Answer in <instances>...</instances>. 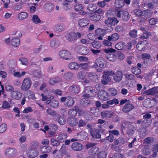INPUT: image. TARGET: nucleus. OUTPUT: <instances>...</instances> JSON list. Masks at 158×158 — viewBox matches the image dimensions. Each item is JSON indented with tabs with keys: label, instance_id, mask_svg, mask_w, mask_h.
Returning a JSON list of instances; mask_svg holds the SVG:
<instances>
[{
	"label": "nucleus",
	"instance_id": "nucleus-4",
	"mask_svg": "<svg viewBox=\"0 0 158 158\" xmlns=\"http://www.w3.org/2000/svg\"><path fill=\"white\" fill-rule=\"evenodd\" d=\"M105 53H106V57L107 59L110 61H114L116 59V56L114 53L115 50L112 48H108L104 50Z\"/></svg>",
	"mask_w": 158,
	"mask_h": 158
},
{
	"label": "nucleus",
	"instance_id": "nucleus-55",
	"mask_svg": "<svg viewBox=\"0 0 158 158\" xmlns=\"http://www.w3.org/2000/svg\"><path fill=\"white\" fill-rule=\"evenodd\" d=\"M133 73L135 75H138L141 73V71L138 67H134L132 69Z\"/></svg>",
	"mask_w": 158,
	"mask_h": 158
},
{
	"label": "nucleus",
	"instance_id": "nucleus-62",
	"mask_svg": "<svg viewBox=\"0 0 158 158\" xmlns=\"http://www.w3.org/2000/svg\"><path fill=\"white\" fill-rule=\"evenodd\" d=\"M99 15L95 14L90 17L91 20L94 21H99Z\"/></svg>",
	"mask_w": 158,
	"mask_h": 158
},
{
	"label": "nucleus",
	"instance_id": "nucleus-26",
	"mask_svg": "<svg viewBox=\"0 0 158 158\" xmlns=\"http://www.w3.org/2000/svg\"><path fill=\"white\" fill-rule=\"evenodd\" d=\"M74 101L72 97L68 96L67 99L66 101L64 104L66 106L71 107L74 104Z\"/></svg>",
	"mask_w": 158,
	"mask_h": 158
},
{
	"label": "nucleus",
	"instance_id": "nucleus-2",
	"mask_svg": "<svg viewBox=\"0 0 158 158\" xmlns=\"http://www.w3.org/2000/svg\"><path fill=\"white\" fill-rule=\"evenodd\" d=\"M32 84V81L30 78H25L22 81L21 89L22 91H27L30 88Z\"/></svg>",
	"mask_w": 158,
	"mask_h": 158
},
{
	"label": "nucleus",
	"instance_id": "nucleus-11",
	"mask_svg": "<svg viewBox=\"0 0 158 158\" xmlns=\"http://www.w3.org/2000/svg\"><path fill=\"white\" fill-rule=\"evenodd\" d=\"M71 148L74 151H78L82 150L83 149V146L79 143L74 142L72 144Z\"/></svg>",
	"mask_w": 158,
	"mask_h": 158
},
{
	"label": "nucleus",
	"instance_id": "nucleus-59",
	"mask_svg": "<svg viewBox=\"0 0 158 158\" xmlns=\"http://www.w3.org/2000/svg\"><path fill=\"white\" fill-rule=\"evenodd\" d=\"M109 91L111 95L113 96L116 95L117 94V90L114 88L110 89Z\"/></svg>",
	"mask_w": 158,
	"mask_h": 158
},
{
	"label": "nucleus",
	"instance_id": "nucleus-10",
	"mask_svg": "<svg viewBox=\"0 0 158 158\" xmlns=\"http://www.w3.org/2000/svg\"><path fill=\"white\" fill-rule=\"evenodd\" d=\"M16 150L14 148H9L6 149L5 151V154L9 157L14 156L16 153Z\"/></svg>",
	"mask_w": 158,
	"mask_h": 158
},
{
	"label": "nucleus",
	"instance_id": "nucleus-36",
	"mask_svg": "<svg viewBox=\"0 0 158 158\" xmlns=\"http://www.w3.org/2000/svg\"><path fill=\"white\" fill-rule=\"evenodd\" d=\"M90 133L93 137L95 138H99V129L94 128Z\"/></svg>",
	"mask_w": 158,
	"mask_h": 158
},
{
	"label": "nucleus",
	"instance_id": "nucleus-12",
	"mask_svg": "<svg viewBox=\"0 0 158 158\" xmlns=\"http://www.w3.org/2000/svg\"><path fill=\"white\" fill-rule=\"evenodd\" d=\"M10 95L12 98L17 100H20L22 97V94L17 90H15L12 92L11 93Z\"/></svg>",
	"mask_w": 158,
	"mask_h": 158
},
{
	"label": "nucleus",
	"instance_id": "nucleus-56",
	"mask_svg": "<svg viewBox=\"0 0 158 158\" xmlns=\"http://www.w3.org/2000/svg\"><path fill=\"white\" fill-rule=\"evenodd\" d=\"M2 107L4 109H8L10 107V105L9 103L6 101L3 102Z\"/></svg>",
	"mask_w": 158,
	"mask_h": 158
},
{
	"label": "nucleus",
	"instance_id": "nucleus-46",
	"mask_svg": "<svg viewBox=\"0 0 158 158\" xmlns=\"http://www.w3.org/2000/svg\"><path fill=\"white\" fill-rule=\"evenodd\" d=\"M32 20V21L35 24H37L41 22V20L37 15L33 16Z\"/></svg>",
	"mask_w": 158,
	"mask_h": 158
},
{
	"label": "nucleus",
	"instance_id": "nucleus-16",
	"mask_svg": "<svg viewBox=\"0 0 158 158\" xmlns=\"http://www.w3.org/2000/svg\"><path fill=\"white\" fill-rule=\"evenodd\" d=\"M89 23V20L86 18L80 19L78 22V24L81 27H84L87 26Z\"/></svg>",
	"mask_w": 158,
	"mask_h": 158
},
{
	"label": "nucleus",
	"instance_id": "nucleus-57",
	"mask_svg": "<svg viewBox=\"0 0 158 158\" xmlns=\"http://www.w3.org/2000/svg\"><path fill=\"white\" fill-rule=\"evenodd\" d=\"M79 65L81 68L82 69H87L89 68V66L88 63L80 64Z\"/></svg>",
	"mask_w": 158,
	"mask_h": 158
},
{
	"label": "nucleus",
	"instance_id": "nucleus-32",
	"mask_svg": "<svg viewBox=\"0 0 158 158\" xmlns=\"http://www.w3.org/2000/svg\"><path fill=\"white\" fill-rule=\"evenodd\" d=\"M115 5L116 7V9L117 12L118 10L121 9L120 8L123 6V0H116L115 2Z\"/></svg>",
	"mask_w": 158,
	"mask_h": 158
},
{
	"label": "nucleus",
	"instance_id": "nucleus-29",
	"mask_svg": "<svg viewBox=\"0 0 158 158\" xmlns=\"http://www.w3.org/2000/svg\"><path fill=\"white\" fill-rule=\"evenodd\" d=\"M28 13L26 12H22L18 14V18L20 20H22L27 18Z\"/></svg>",
	"mask_w": 158,
	"mask_h": 158
},
{
	"label": "nucleus",
	"instance_id": "nucleus-6",
	"mask_svg": "<svg viewBox=\"0 0 158 158\" xmlns=\"http://www.w3.org/2000/svg\"><path fill=\"white\" fill-rule=\"evenodd\" d=\"M76 50L77 52L83 55L87 54L89 52V50L88 48L82 45L77 46V47Z\"/></svg>",
	"mask_w": 158,
	"mask_h": 158
},
{
	"label": "nucleus",
	"instance_id": "nucleus-63",
	"mask_svg": "<svg viewBox=\"0 0 158 158\" xmlns=\"http://www.w3.org/2000/svg\"><path fill=\"white\" fill-rule=\"evenodd\" d=\"M33 110L30 107H28L25 108L23 111V113H27L29 112H31L33 111Z\"/></svg>",
	"mask_w": 158,
	"mask_h": 158
},
{
	"label": "nucleus",
	"instance_id": "nucleus-1",
	"mask_svg": "<svg viewBox=\"0 0 158 158\" xmlns=\"http://www.w3.org/2000/svg\"><path fill=\"white\" fill-rule=\"evenodd\" d=\"M97 91L95 89H93L92 87L87 86L85 87L84 90V94L82 95V96L84 98H89L95 96L97 94V97L99 96V92L98 89H97Z\"/></svg>",
	"mask_w": 158,
	"mask_h": 158
},
{
	"label": "nucleus",
	"instance_id": "nucleus-48",
	"mask_svg": "<svg viewBox=\"0 0 158 158\" xmlns=\"http://www.w3.org/2000/svg\"><path fill=\"white\" fill-rule=\"evenodd\" d=\"M74 9L76 11H82L83 9V6L81 4H77L74 6Z\"/></svg>",
	"mask_w": 158,
	"mask_h": 158
},
{
	"label": "nucleus",
	"instance_id": "nucleus-22",
	"mask_svg": "<svg viewBox=\"0 0 158 158\" xmlns=\"http://www.w3.org/2000/svg\"><path fill=\"white\" fill-rule=\"evenodd\" d=\"M65 29V26L63 24H57L54 27V30L56 32H60L63 31Z\"/></svg>",
	"mask_w": 158,
	"mask_h": 158
},
{
	"label": "nucleus",
	"instance_id": "nucleus-25",
	"mask_svg": "<svg viewBox=\"0 0 158 158\" xmlns=\"http://www.w3.org/2000/svg\"><path fill=\"white\" fill-rule=\"evenodd\" d=\"M77 136L79 140H85L87 136V134L86 132L81 131L77 134Z\"/></svg>",
	"mask_w": 158,
	"mask_h": 158
},
{
	"label": "nucleus",
	"instance_id": "nucleus-14",
	"mask_svg": "<svg viewBox=\"0 0 158 158\" xmlns=\"http://www.w3.org/2000/svg\"><path fill=\"white\" fill-rule=\"evenodd\" d=\"M114 80L116 82H119L121 81L123 77V73L121 71H118L113 75Z\"/></svg>",
	"mask_w": 158,
	"mask_h": 158
},
{
	"label": "nucleus",
	"instance_id": "nucleus-33",
	"mask_svg": "<svg viewBox=\"0 0 158 158\" xmlns=\"http://www.w3.org/2000/svg\"><path fill=\"white\" fill-rule=\"evenodd\" d=\"M87 77L90 80L94 81H96V80L98 78V76L95 73H89Z\"/></svg>",
	"mask_w": 158,
	"mask_h": 158
},
{
	"label": "nucleus",
	"instance_id": "nucleus-45",
	"mask_svg": "<svg viewBox=\"0 0 158 158\" xmlns=\"http://www.w3.org/2000/svg\"><path fill=\"white\" fill-rule=\"evenodd\" d=\"M51 144L55 147H57L60 144L59 140L56 139L52 138L51 140Z\"/></svg>",
	"mask_w": 158,
	"mask_h": 158
},
{
	"label": "nucleus",
	"instance_id": "nucleus-8",
	"mask_svg": "<svg viewBox=\"0 0 158 158\" xmlns=\"http://www.w3.org/2000/svg\"><path fill=\"white\" fill-rule=\"evenodd\" d=\"M114 74V72L112 71H106L104 72L103 75V78L106 80H102V83L106 85L107 83V81H109L110 80V78L109 77L110 76H112Z\"/></svg>",
	"mask_w": 158,
	"mask_h": 158
},
{
	"label": "nucleus",
	"instance_id": "nucleus-58",
	"mask_svg": "<svg viewBox=\"0 0 158 158\" xmlns=\"http://www.w3.org/2000/svg\"><path fill=\"white\" fill-rule=\"evenodd\" d=\"M97 40L95 39L94 41L92 42V44L94 48L98 49L99 48V41L98 40Z\"/></svg>",
	"mask_w": 158,
	"mask_h": 158
},
{
	"label": "nucleus",
	"instance_id": "nucleus-34",
	"mask_svg": "<svg viewBox=\"0 0 158 158\" xmlns=\"http://www.w3.org/2000/svg\"><path fill=\"white\" fill-rule=\"evenodd\" d=\"M113 115V113L111 112H102L101 113V116L103 118L111 117Z\"/></svg>",
	"mask_w": 158,
	"mask_h": 158
},
{
	"label": "nucleus",
	"instance_id": "nucleus-47",
	"mask_svg": "<svg viewBox=\"0 0 158 158\" xmlns=\"http://www.w3.org/2000/svg\"><path fill=\"white\" fill-rule=\"evenodd\" d=\"M46 112L49 115L52 116L54 115V117H55L58 114L56 111H53L50 108L47 109Z\"/></svg>",
	"mask_w": 158,
	"mask_h": 158
},
{
	"label": "nucleus",
	"instance_id": "nucleus-23",
	"mask_svg": "<svg viewBox=\"0 0 158 158\" xmlns=\"http://www.w3.org/2000/svg\"><path fill=\"white\" fill-rule=\"evenodd\" d=\"M52 148L49 146H42L40 148V151L41 153H48L51 150Z\"/></svg>",
	"mask_w": 158,
	"mask_h": 158
},
{
	"label": "nucleus",
	"instance_id": "nucleus-38",
	"mask_svg": "<svg viewBox=\"0 0 158 158\" xmlns=\"http://www.w3.org/2000/svg\"><path fill=\"white\" fill-rule=\"evenodd\" d=\"M119 36L116 33L112 34L111 36L108 37V39L109 41H115L118 39Z\"/></svg>",
	"mask_w": 158,
	"mask_h": 158
},
{
	"label": "nucleus",
	"instance_id": "nucleus-64",
	"mask_svg": "<svg viewBox=\"0 0 158 158\" xmlns=\"http://www.w3.org/2000/svg\"><path fill=\"white\" fill-rule=\"evenodd\" d=\"M2 4L4 6V7L7 8L8 7V5L10 3V0H2Z\"/></svg>",
	"mask_w": 158,
	"mask_h": 158
},
{
	"label": "nucleus",
	"instance_id": "nucleus-5",
	"mask_svg": "<svg viewBox=\"0 0 158 158\" xmlns=\"http://www.w3.org/2000/svg\"><path fill=\"white\" fill-rule=\"evenodd\" d=\"M96 144L95 143H89L86 145V148H91V149L89 151L92 153V154H94L97 156L98 157H99V148L98 147H94Z\"/></svg>",
	"mask_w": 158,
	"mask_h": 158
},
{
	"label": "nucleus",
	"instance_id": "nucleus-40",
	"mask_svg": "<svg viewBox=\"0 0 158 158\" xmlns=\"http://www.w3.org/2000/svg\"><path fill=\"white\" fill-rule=\"evenodd\" d=\"M85 73L83 71H81L79 72L77 75L78 79L81 81L83 80L85 77Z\"/></svg>",
	"mask_w": 158,
	"mask_h": 158
},
{
	"label": "nucleus",
	"instance_id": "nucleus-7",
	"mask_svg": "<svg viewBox=\"0 0 158 158\" xmlns=\"http://www.w3.org/2000/svg\"><path fill=\"white\" fill-rule=\"evenodd\" d=\"M121 13L122 17L124 20L127 21L129 19V15L127 11H123L122 9H120L119 10L117 11L116 13L117 16L118 18L121 17Z\"/></svg>",
	"mask_w": 158,
	"mask_h": 158
},
{
	"label": "nucleus",
	"instance_id": "nucleus-39",
	"mask_svg": "<svg viewBox=\"0 0 158 158\" xmlns=\"http://www.w3.org/2000/svg\"><path fill=\"white\" fill-rule=\"evenodd\" d=\"M157 93L156 88H153L145 92V94L146 95H153Z\"/></svg>",
	"mask_w": 158,
	"mask_h": 158
},
{
	"label": "nucleus",
	"instance_id": "nucleus-35",
	"mask_svg": "<svg viewBox=\"0 0 158 158\" xmlns=\"http://www.w3.org/2000/svg\"><path fill=\"white\" fill-rule=\"evenodd\" d=\"M60 78L59 77H55L52 78H51L49 80V83L51 85L59 83L60 82Z\"/></svg>",
	"mask_w": 158,
	"mask_h": 158
},
{
	"label": "nucleus",
	"instance_id": "nucleus-24",
	"mask_svg": "<svg viewBox=\"0 0 158 158\" xmlns=\"http://www.w3.org/2000/svg\"><path fill=\"white\" fill-rule=\"evenodd\" d=\"M69 68L71 70H77L80 68L79 64L76 62H72L69 64Z\"/></svg>",
	"mask_w": 158,
	"mask_h": 158
},
{
	"label": "nucleus",
	"instance_id": "nucleus-43",
	"mask_svg": "<svg viewBox=\"0 0 158 158\" xmlns=\"http://www.w3.org/2000/svg\"><path fill=\"white\" fill-rule=\"evenodd\" d=\"M77 112L74 109H71L68 111V114L70 116L69 117L74 118L76 115Z\"/></svg>",
	"mask_w": 158,
	"mask_h": 158
},
{
	"label": "nucleus",
	"instance_id": "nucleus-53",
	"mask_svg": "<svg viewBox=\"0 0 158 158\" xmlns=\"http://www.w3.org/2000/svg\"><path fill=\"white\" fill-rule=\"evenodd\" d=\"M100 60V61H99V67L101 68H105L106 65V61L102 58H101Z\"/></svg>",
	"mask_w": 158,
	"mask_h": 158
},
{
	"label": "nucleus",
	"instance_id": "nucleus-27",
	"mask_svg": "<svg viewBox=\"0 0 158 158\" xmlns=\"http://www.w3.org/2000/svg\"><path fill=\"white\" fill-rule=\"evenodd\" d=\"M67 134L64 133H62L58 135L57 139L59 140L60 143H63L64 140L67 139Z\"/></svg>",
	"mask_w": 158,
	"mask_h": 158
},
{
	"label": "nucleus",
	"instance_id": "nucleus-60",
	"mask_svg": "<svg viewBox=\"0 0 158 158\" xmlns=\"http://www.w3.org/2000/svg\"><path fill=\"white\" fill-rule=\"evenodd\" d=\"M86 123L85 121L82 119H80L79 121L78 126L79 127H82L85 126Z\"/></svg>",
	"mask_w": 158,
	"mask_h": 158
},
{
	"label": "nucleus",
	"instance_id": "nucleus-28",
	"mask_svg": "<svg viewBox=\"0 0 158 158\" xmlns=\"http://www.w3.org/2000/svg\"><path fill=\"white\" fill-rule=\"evenodd\" d=\"M20 42L19 37H14L11 40L10 44L12 46L17 47L19 46Z\"/></svg>",
	"mask_w": 158,
	"mask_h": 158
},
{
	"label": "nucleus",
	"instance_id": "nucleus-61",
	"mask_svg": "<svg viewBox=\"0 0 158 158\" xmlns=\"http://www.w3.org/2000/svg\"><path fill=\"white\" fill-rule=\"evenodd\" d=\"M33 73L34 76L37 77H40L41 74L40 71H38L36 70L33 71Z\"/></svg>",
	"mask_w": 158,
	"mask_h": 158
},
{
	"label": "nucleus",
	"instance_id": "nucleus-20",
	"mask_svg": "<svg viewBox=\"0 0 158 158\" xmlns=\"http://www.w3.org/2000/svg\"><path fill=\"white\" fill-rule=\"evenodd\" d=\"M74 75L73 73L71 72H68L65 73L63 75L64 79L68 81L72 80L74 77Z\"/></svg>",
	"mask_w": 158,
	"mask_h": 158
},
{
	"label": "nucleus",
	"instance_id": "nucleus-30",
	"mask_svg": "<svg viewBox=\"0 0 158 158\" xmlns=\"http://www.w3.org/2000/svg\"><path fill=\"white\" fill-rule=\"evenodd\" d=\"M28 155L29 157L34 158L38 155V152L36 150L31 149L28 152Z\"/></svg>",
	"mask_w": 158,
	"mask_h": 158
},
{
	"label": "nucleus",
	"instance_id": "nucleus-17",
	"mask_svg": "<svg viewBox=\"0 0 158 158\" xmlns=\"http://www.w3.org/2000/svg\"><path fill=\"white\" fill-rule=\"evenodd\" d=\"M118 22V21L114 18H109L105 20V23L107 24L114 26Z\"/></svg>",
	"mask_w": 158,
	"mask_h": 158
},
{
	"label": "nucleus",
	"instance_id": "nucleus-19",
	"mask_svg": "<svg viewBox=\"0 0 158 158\" xmlns=\"http://www.w3.org/2000/svg\"><path fill=\"white\" fill-rule=\"evenodd\" d=\"M147 45V42L146 40L138 43L136 47L137 49L140 51H142L144 50Z\"/></svg>",
	"mask_w": 158,
	"mask_h": 158
},
{
	"label": "nucleus",
	"instance_id": "nucleus-54",
	"mask_svg": "<svg viewBox=\"0 0 158 158\" xmlns=\"http://www.w3.org/2000/svg\"><path fill=\"white\" fill-rule=\"evenodd\" d=\"M5 88V89L6 91L10 92L11 93L12 92L14 91V88L13 87L10 85L8 84L6 85Z\"/></svg>",
	"mask_w": 158,
	"mask_h": 158
},
{
	"label": "nucleus",
	"instance_id": "nucleus-9",
	"mask_svg": "<svg viewBox=\"0 0 158 158\" xmlns=\"http://www.w3.org/2000/svg\"><path fill=\"white\" fill-rule=\"evenodd\" d=\"M59 55L60 57L65 60L71 59V53L68 51L62 50L60 52Z\"/></svg>",
	"mask_w": 158,
	"mask_h": 158
},
{
	"label": "nucleus",
	"instance_id": "nucleus-21",
	"mask_svg": "<svg viewBox=\"0 0 158 158\" xmlns=\"http://www.w3.org/2000/svg\"><path fill=\"white\" fill-rule=\"evenodd\" d=\"M80 86L78 85L70 86L69 88V90L72 93H78L79 92Z\"/></svg>",
	"mask_w": 158,
	"mask_h": 158
},
{
	"label": "nucleus",
	"instance_id": "nucleus-41",
	"mask_svg": "<svg viewBox=\"0 0 158 158\" xmlns=\"http://www.w3.org/2000/svg\"><path fill=\"white\" fill-rule=\"evenodd\" d=\"M58 101L55 98H53L51 100L50 106L53 108H56L58 106Z\"/></svg>",
	"mask_w": 158,
	"mask_h": 158
},
{
	"label": "nucleus",
	"instance_id": "nucleus-15",
	"mask_svg": "<svg viewBox=\"0 0 158 158\" xmlns=\"http://www.w3.org/2000/svg\"><path fill=\"white\" fill-rule=\"evenodd\" d=\"M109 95L106 91L101 90L99 91V99L103 101H106L109 99Z\"/></svg>",
	"mask_w": 158,
	"mask_h": 158
},
{
	"label": "nucleus",
	"instance_id": "nucleus-44",
	"mask_svg": "<svg viewBox=\"0 0 158 158\" xmlns=\"http://www.w3.org/2000/svg\"><path fill=\"white\" fill-rule=\"evenodd\" d=\"M115 48L118 50H122L126 48V46L122 42H119L115 45Z\"/></svg>",
	"mask_w": 158,
	"mask_h": 158
},
{
	"label": "nucleus",
	"instance_id": "nucleus-3",
	"mask_svg": "<svg viewBox=\"0 0 158 158\" xmlns=\"http://www.w3.org/2000/svg\"><path fill=\"white\" fill-rule=\"evenodd\" d=\"M78 38H80L81 37V34L78 32L75 33L73 31L67 33L65 37L66 40L69 42H75Z\"/></svg>",
	"mask_w": 158,
	"mask_h": 158
},
{
	"label": "nucleus",
	"instance_id": "nucleus-52",
	"mask_svg": "<svg viewBox=\"0 0 158 158\" xmlns=\"http://www.w3.org/2000/svg\"><path fill=\"white\" fill-rule=\"evenodd\" d=\"M19 60L21 61L22 64L23 65H27L28 63L27 59L25 58H20L19 59Z\"/></svg>",
	"mask_w": 158,
	"mask_h": 158
},
{
	"label": "nucleus",
	"instance_id": "nucleus-18",
	"mask_svg": "<svg viewBox=\"0 0 158 158\" xmlns=\"http://www.w3.org/2000/svg\"><path fill=\"white\" fill-rule=\"evenodd\" d=\"M67 122L71 127H75L78 124V121L77 118L69 117L68 118Z\"/></svg>",
	"mask_w": 158,
	"mask_h": 158
},
{
	"label": "nucleus",
	"instance_id": "nucleus-51",
	"mask_svg": "<svg viewBox=\"0 0 158 158\" xmlns=\"http://www.w3.org/2000/svg\"><path fill=\"white\" fill-rule=\"evenodd\" d=\"M106 103L109 105H111L114 104L116 105L118 103L119 101L118 99H114L112 100H110L107 102Z\"/></svg>",
	"mask_w": 158,
	"mask_h": 158
},
{
	"label": "nucleus",
	"instance_id": "nucleus-13",
	"mask_svg": "<svg viewBox=\"0 0 158 158\" xmlns=\"http://www.w3.org/2000/svg\"><path fill=\"white\" fill-rule=\"evenodd\" d=\"M95 35L94 33L89 34L87 35L88 38L90 40H94V39L99 40V28L95 30Z\"/></svg>",
	"mask_w": 158,
	"mask_h": 158
},
{
	"label": "nucleus",
	"instance_id": "nucleus-42",
	"mask_svg": "<svg viewBox=\"0 0 158 158\" xmlns=\"http://www.w3.org/2000/svg\"><path fill=\"white\" fill-rule=\"evenodd\" d=\"M30 146L31 147V149L36 150L39 147V143L36 141H32L30 143Z\"/></svg>",
	"mask_w": 158,
	"mask_h": 158
},
{
	"label": "nucleus",
	"instance_id": "nucleus-49",
	"mask_svg": "<svg viewBox=\"0 0 158 158\" xmlns=\"http://www.w3.org/2000/svg\"><path fill=\"white\" fill-rule=\"evenodd\" d=\"M92 113L95 117H98L99 116V109L94 107L92 108L91 110Z\"/></svg>",
	"mask_w": 158,
	"mask_h": 158
},
{
	"label": "nucleus",
	"instance_id": "nucleus-37",
	"mask_svg": "<svg viewBox=\"0 0 158 158\" xmlns=\"http://www.w3.org/2000/svg\"><path fill=\"white\" fill-rule=\"evenodd\" d=\"M134 108L133 105L131 104H127L123 107V110L126 112H127L131 110H132Z\"/></svg>",
	"mask_w": 158,
	"mask_h": 158
},
{
	"label": "nucleus",
	"instance_id": "nucleus-31",
	"mask_svg": "<svg viewBox=\"0 0 158 158\" xmlns=\"http://www.w3.org/2000/svg\"><path fill=\"white\" fill-rule=\"evenodd\" d=\"M54 118L58 120V123L61 125H64L66 123L65 119L61 117L59 114H58Z\"/></svg>",
	"mask_w": 158,
	"mask_h": 158
},
{
	"label": "nucleus",
	"instance_id": "nucleus-50",
	"mask_svg": "<svg viewBox=\"0 0 158 158\" xmlns=\"http://www.w3.org/2000/svg\"><path fill=\"white\" fill-rule=\"evenodd\" d=\"M7 128V125L5 123H2L0 126V134L4 133Z\"/></svg>",
	"mask_w": 158,
	"mask_h": 158
}]
</instances>
